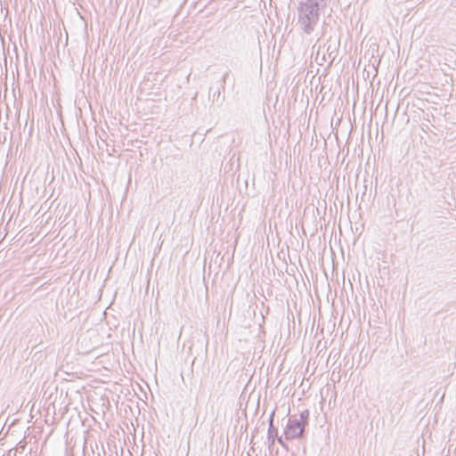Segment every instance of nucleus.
<instances>
[{"instance_id":"f257e3e1","label":"nucleus","mask_w":456,"mask_h":456,"mask_svg":"<svg viewBox=\"0 0 456 456\" xmlns=\"http://www.w3.org/2000/svg\"><path fill=\"white\" fill-rule=\"evenodd\" d=\"M327 5V0H305L297 7V25L300 29L310 35L320 20V12Z\"/></svg>"},{"instance_id":"f03ea898","label":"nucleus","mask_w":456,"mask_h":456,"mask_svg":"<svg viewBox=\"0 0 456 456\" xmlns=\"http://www.w3.org/2000/svg\"><path fill=\"white\" fill-rule=\"evenodd\" d=\"M336 54L337 46L330 42L328 45L325 44L318 46L315 60L330 64L335 60Z\"/></svg>"},{"instance_id":"7ed1b4c3","label":"nucleus","mask_w":456,"mask_h":456,"mask_svg":"<svg viewBox=\"0 0 456 456\" xmlns=\"http://www.w3.org/2000/svg\"><path fill=\"white\" fill-rule=\"evenodd\" d=\"M305 428L302 423L297 419H289L288 424L284 432L287 440L301 438L304 434Z\"/></svg>"},{"instance_id":"20e7f679","label":"nucleus","mask_w":456,"mask_h":456,"mask_svg":"<svg viewBox=\"0 0 456 456\" xmlns=\"http://www.w3.org/2000/svg\"><path fill=\"white\" fill-rule=\"evenodd\" d=\"M230 70L224 72L222 77V84L221 86L218 87L216 90H213V87L209 88V98H212L213 102H217L218 104H222L224 101V96L221 95V90L224 91L225 84L227 82V79L230 75Z\"/></svg>"},{"instance_id":"39448f33","label":"nucleus","mask_w":456,"mask_h":456,"mask_svg":"<svg viewBox=\"0 0 456 456\" xmlns=\"http://www.w3.org/2000/svg\"><path fill=\"white\" fill-rule=\"evenodd\" d=\"M273 417L274 411H273L269 419L267 439L270 446L274 444L275 439L278 437V429L273 426Z\"/></svg>"},{"instance_id":"423d86ee","label":"nucleus","mask_w":456,"mask_h":456,"mask_svg":"<svg viewBox=\"0 0 456 456\" xmlns=\"http://www.w3.org/2000/svg\"><path fill=\"white\" fill-rule=\"evenodd\" d=\"M308 419H309V411L304 410L300 413V419H298L299 423L300 424L302 423L303 427L305 428V426L308 425Z\"/></svg>"},{"instance_id":"0eeeda50","label":"nucleus","mask_w":456,"mask_h":456,"mask_svg":"<svg viewBox=\"0 0 456 456\" xmlns=\"http://www.w3.org/2000/svg\"><path fill=\"white\" fill-rule=\"evenodd\" d=\"M278 443L281 444L282 446H285L284 441L281 436L277 437Z\"/></svg>"}]
</instances>
